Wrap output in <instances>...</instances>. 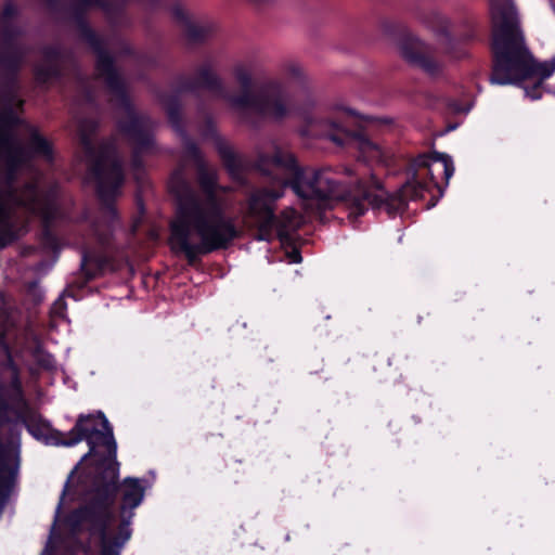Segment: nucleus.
<instances>
[{"mask_svg": "<svg viewBox=\"0 0 555 555\" xmlns=\"http://www.w3.org/2000/svg\"><path fill=\"white\" fill-rule=\"evenodd\" d=\"M73 2L86 12H88L90 8H99L105 12H109L113 9L111 0H73Z\"/></svg>", "mask_w": 555, "mask_h": 555, "instance_id": "nucleus-29", "label": "nucleus"}, {"mask_svg": "<svg viewBox=\"0 0 555 555\" xmlns=\"http://www.w3.org/2000/svg\"><path fill=\"white\" fill-rule=\"evenodd\" d=\"M233 73L236 81L240 83L242 88V92L240 94L255 95L256 92L251 91L253 78L250 73L242 65L235 66Z\"/></svg>", "mask_w": 555, "mask_h": 555, "instance_id": "nucleus-27", "label": "nucleus"}, {"mask_svg": "<svg viewBox=\"0 0 555 555\" xmlns=\"http://www.w3.org/2000/svg\"><path fill=\"white\" fill-rule=\"evenodd\" d=\"M116 493L117 486L101 487L94 494L85 496L82 503L65 518L73 534L87 531L91 537L99 538V555H120L127 543L112 535L109 531L115 519Z\"/></svg>", "mask_w": 555, "mask_h": 555, "instance_id": "nucleus-5", "label": "nucleus"}, {"mask_svg": "<svg viewBox=\"0 0 555 555\" xmlns=\"http://www.w3.org/2000/svg\"><path fill=\"white\" fill-rule=\"evenodd\" d=\"M0 154L4 160V165H11V167L20 168L24 166V163L10 146V137L3 138V142H0Z\"/></svg>", "mask_w": 555, "mask_h": 555, "instance_id": "nucleus-28", "label": "nucleus"}, {"mask_svg": "<svg viewBox=\"0 0 555 555\" xmlns=\"http://www.w3.org/2000/svg\"><path fill=\"white\" fill-rule=\"evenodd\" d=\"M53 552H54V550L52 548L50 555H53Z\"/></svg>", "mask_w": 555, "mask_h": 555, "instance_id": "nucleus-52", "label": "nucleus"}, {"mask_svg": "<svg viewBox=\"0 0 555 555\" xmlns=\"http://www.w3.org/2000/svg\"><path fill=\"white\" fill-rule=\"evenodd\" d=\"M94 68L98 77L104 80L107 90L114 95L118 106L125 111L126 116L117 121L119 133L124 134L153 128L154 122L152 118L147 115L139 114L134 109L127 85L117 68L116 60L112 52L96 57Z\"/></svg>", "mask_w": 555, "mask_h": 555, "instance_id": "nucleus-8", "label": "nucleus"}, {"mask_svg": "<svg viewBox=\"0 0 555 555\" xmlns=\"http://www.w3.org/2000/svg\"><path fill=\"white\" fill-rule=\"evenodd\" d=\"M398 46L401 56L410 65L421 68L430 76H436L441 72V65L429 53L428 46L409 29H401Z\"/></svg>", "mask_w": 555, "mask_h": 555, "instance_id": "nucleus-14", "label": "nucleus"}, {"mask_svg": "<svg viewBox=\"0 0 555 555\" xmlns=\"http://www.w3.org/2000/svg\"><path fill=\"white\" fill-rule=\"evenodd\" d=\"M10 387L20 397L23 396V385H22V379H21V372L11 374Z\"/></svg>", "mask_w": 555, "mask_h": 555, "instance_id": "nucleus-38", "label": "nucleus"}, {"mask_svg": "<svg viewBox=\"0 0 555 555\" xmlns=\"http://www.w3.org/2000/svg\"><path fill=\"white\" fill-rule=\"evenodd\" d=\"M437 202H438V198L433 197L430 205H428V208L434 207L437 204Z\"/></svg>", "mask_w": 555, "mask_h": 555, "instance_id": "nucleus-46", "label": "nucleus"}, {"mask_svg": "<svg viewBox=\"0 0 555 555\" xmlns=\"http://www.w3.org/2000/svg\"><path fill=\"white\" fill-rule=\"evenodd\" d=\"M22 422L34 438L46 444L73 447L85 440L89 447V451L72 470L64 485L56 506V516L63 508L65 496L72 490V478L82 462H85V466L79 476V482L85 488V496L94 494L101 487L116 486L118 478L117 442L113 426L102 411L78 415L74 427L65 436L62 431L53 428L41 415L25 416L22 417Z\"/></svg>", "mask_w": 555, "mask_h": 555, "instance_id": "nucleus-3", "label": "nucleus"}, {"mask_svg": "<svg viewBox=\"0 0 555 555\" xmlns=\"http://www.w3.org/2000/svg\"><path fill=\"white\" fill-rule=\"evenodd\" d=\"M492 34L490 41V82L499 86H522L524 81L538 77L542 82L555 72V62L540 63L526 46L525 36L516 9L492 0L490 3Z\"/></svg>", "mask_w": 555, "mask_h": 555, "instance_id": "nucleus-4", "label": "nucleus"}, {"mask_svg": "<svg viewBox=\"0 0 555 555\" xmlns=\"http://www.w3.org/2000/svg\"><path fill=\"white\" fill-rule=\"evenodd\" d=\"M172 13H173L175 18H176L178 22H180L184 27L186 26V23H188V22H192V21L189 18V16H188V14L185 13V11H184L182 8H180V7H176V8L173 9V12H172Z\"/></svg>", "mask_w": 555, "mask_h": 555, "instance_id": "nucleus-40", "label": "nucleus"}, {"mask_svg": "<svg viewBox=\"0 0 555 555\" xmlns=\"http://www.w3.org/2000/svg\"><path fill=\"white\" fill-rule=\"evenodd\" d=\"M88 124L90 132H94L98 128V124L95 121H89Z\"/></svg>", "mask_w": 555, "mask_h": 555, "instance_id": "nucleus-45", "label": "nucleus"}, {"mask_svg": "<svg viewBox=\"0 0 555 555\" xmlns=\"http://www.w3.org/2000/svg\"><path fill=\"white\" fill-rule=\"evenodd\" d=\"M246 120H248L251 125H255V121L251 119H248L247 117H244Z\"/></svg>", "mask_w": 555, "mask_h": 555, "instance_id": "nucleus-48", "label": "nucleus"}, {"mask_svg": "<svg viewBox=\"0 0 555 555\" xmlns=\"http://www.w3.org/2000/svg\"><path fill=\"white\" fill-rule=\"evenodd\" d=\"M21 36V29L15 25H0V59H16L18 64H23L26 50L17 39Z\"/></svg>", "mask_w": 555, "mask_h": 555, "instance_id": "nucleus-19", "label": "nucleus"}, {"mask_svg": "<svg viewBox=\"0 0 555 555\" xmlns=\"http://www.w3.org/2000/svg\"><path fill=\"white\" fill-rule=\"evenodd\" d=\"M112 262V257L104 253L83 249L80 263V271L85 279L83 285L101 276Z\"/></svg>", "mask_w": 555, "mask_h": 555, "instance_id": "nucleus-20", "label": "nucleus"}, {"mask_svg": "<svg viewBox=\"0 0 555 555\" xmlns=\"http://www.w3.org/2000/svg\"><path fill=\"white\" fill-rule=\"evenodd\" d=\"M57 302H61V305H64V301H62V299H59V300L55 302V305H56Z\"/></svg>", "mask_w": 555, "mask_h": 555, "instance_id": "nucleus-50", "label": "nucleus"}, {"mask_svg": "<svg viewBox=\"0 0 555 555\" xmlns=\"http://www.w3.org/2000/svg\"><path fill=\"white\" fill-rule=\"evenodd\" d=\"M10 146L12 150L17 154L18 158L26 165L28 162H30L33 155L30 154L29 149H26L16 139V137L11 138L10 137Z\"/></svg>", "mask_w": 555, "mask_h": 555, "instance_id": "nucleus-32", "label": "nucleus"}, {"mask_svg": "<svg viewBox=\"0 0 555 555\" xmlns=\"http://www.w3.org/2000/svg\"><path fill=\"white\" fill-rule=\"evenodd\" d=\"M29 151L31 155L41 156L48 162L54 158L52 144L36 130L30 134Z\"/></svg>", "mask_w": 555, "mask_h": 555, "instance_id": "nucleus-25", "label": "nucleus"}, {"mask_svg": "<svg viewBox=\"0 0 555 555\" xmlns=\"http://www.w3.org/2000/svg\"><path fill=\"white\" fill-rule=\"evenodd\" d=\"M69 533L73 535V541L64 545L65 554L76 555L77 551L80 550L83 545L81 541L77 538L79 533L73 534L70 530Z\"/></svg>", "mask_w": 555, "mask_h": 555, "instance_id": "nucleus-37", "label": "nucleus"}, {"mask_svg": "<svg viewBox=\"0 0 555 555\" xmlns=\"http://www.w3.org/2000/svg\"><path fill=\"white\" fill-rule=\"evenodd\" d=\"M550 63H555V56L552 59V61Z\"/></svg>", "mask_w": 555, "mask_h": 555, "instance_id": "nucleus-51", "label": "nucleus"}, {"mask_svg": "<svg viewBox=\"0 0 555 555\" xmlns=\"http://www.w3.org/2000/svg\"><path fill=\"white\" fill-rule=\"evenodd\" d=\"M80 141L89 159L88 172L94 182L95 193L103 209L117 216L116 201L126 181L125 169L113 141H103L96 149L89 133H81Z\"/></svg>", "mask_w": 555, "mask_h": 555, "instance_id": "nucleus-6", "label": "nucleus"}, {"mask_svg": "<svg viewBox=\"0 0 555 555\" xmlns=\"http://www.w3.org/2000/svg\"><path fill=\"white\" fill-rule=\"evenodd\" d=\"M415 15L435 33L443 54L452 60L469 57V47L480 40V27L474 20L463 21L461 28L454 35L451 31V20L442 13L436 10L429 12L417 10Z\"/></svg>", "mask_w": 555, "mask_h": 555, "instance_id": "nucleus-10", "label": "nucleus"}, {"mask_svg": "<svg viewBox=\"0 0 555 555\" xmlns=\"http://www.w3.org/2000/svg\"><path fill=\"white\" fill-rule=\"evenodd\" d=\"M23 64H18L16 59H0V101L3 105L17 104L23 107L24 101L18 99V76Z\"/></svg>", "mask_w": 555, "mask_h": 555, "instance_id": "nucleus-16", "label": "nucleus"}, {"mask_svg": "<svg viewBox=\"0 0 555 555\" xmlns=\"http://www.w3.org/2000/svg\"><path fill=\"white\" fill-rule=\"evenodd\" d=\"M117 466L120 467L119 462L116 460ZM117 493H121V501L119 505V522L112 535L117 539L128 542L132 535L131 524L135 515L134 509L141 505L145 495V487L142 480L135 477H126L120 481L119 477L116 481ZM117 498L115 499V501Z\"/></svg>", "mask_w": 555, "mask_h": 555, "instance_id": "nucleus-13", "label": "nucleus"}, {"mask_svg": "<svg viewBox=\"0 0 555 555\" xmlns=\"http://www.w3.org/2000/svg\"><path fill=\"white\" fill-rule=\"evenodd\" d=\"M328 139L339 146H349L357 151V162L369 168L385 166L387 157L380 146L371 141L362 128L349 129L341 122L332 121L327 132Z\"/></svg>", "mask_w": 555, "mask_h": 555, "instance_id": "nucleus-12", "label": "nucleus"}, {"mask_svg": "<svg viewBox=\"0 0 555 555\" xmlns=\"http://www.w3.org/2000/svg\"><path fill=\"white\" fill-rule=\"evenodd\" d=\"M255 168L263 176L270 177L273 168L291 171L287 180L278 179L274 186L259 188L247 198V217L254 222L257 232L255 240L271 242L274 232L281 244L293 245V232L298 229L297 211L285 209L280 216L275 214V203L283 197L285 189L293 192L305 202H313L319 208H331L334 203H343L348 210V218L356 220L367 209L385 210L389 217L402 214L409 201L423 199L426 193L434 189L442 196L443 190L435 176V167L441 168L446 185L454 175V164L448 154L433 152L420 154L409 160L408 179L395 193L384 190L382 181L375 173H370V180L359 178L351 166L337 167L336 173L354 181L343 182L330 170L322 168L307 175L298 165L296 156L279 146L272 154L260 153L255 160Z\"/></svg>", "mask_w": 555, "mask_h": 555, "instance_id": "nucleus-1", "label": "nucleus"}, {"mask_svg": "<svg viewBox=\"0 0 555 555\" xmlns=\"http://www.w3.org/2000/svg\"><path fill=\"white\" fill-rule=\"evenodd\" d=\"M201 90H207L219 96H225L222 79L211 65L207 63L197 66L193 77H188L184 74L177 75L172 92L160 91L158 93V101L164 107L168 121L175 131L179 133L184 132L180 95L182 93H191L197 96Z\"/></svg>", "mask_w": 555, "mask_h": 555, "instance_id": "nucleus-7", "label": "nucleus"}, {"mask_svg": "<svg viewBox=\"0 0 555 555\" xmlns=\"http://www.w3.org/2000/svg\"><path fill=\"white\" fill-rule=\"evenodd\" d=\"M198 185L201 193L186 185L177 194L175 217L169 223L170 249L183 254L190 266H195L201 256L228 249L241 236L218 194L216 173L199 167Z\"/></svg>", "mask_w": 555, "mask_h": 555, "instance_id": "nucleus-2", "label": "nucleus"}, {"mask_svg": "<svg viewBox=\"0 0 555 555\" xmlns=\"http://www.w3.org/2000/svg\"><path fill=\"white\" fill-rule=\"evenodd\" d=\"M20 167H11V165H5L4 179L8 184H12L17 176Z\"/></svg>", "mask_w": 555, "mask_h": 555, "instance_id": "nucleus-39", "label": "nucleus"}, {"mask_svg": "<svg viewBox=\"0 0 555 555\" xmlns=\"http://www.w3.org/2000/svg\"><path fill=\"white\" fill-rule=\"evenodd\" d=\"M35 363L44 371H53L56 366V361L53 354L48 352L43 346L38 343L30 352Z\"/></svg>", "mask_w": 555, "mask_h": 555, "instance_id": "nucleus-26", "label": "nucleus"}, {"mask_svg": "<svg viewBox=\"0 0 555 555\" xmlns=\"http://www.w3.org/2000/svg\"><path fill=\"white\" fill-rule=\"evenodd\" d=\"M524 90L526 96L530 98L533 101L540 100L544 91V82L538 79L532 85L525 86Z\"/></svg>", "mask_w": 555, "mask_h": 555, "instance_id": "nucleus-33", "label": "nucleus"}, {"mask_svg": "<svg viewBox=\"0 0 555 555\" xmlns=\"http://www.w3.org/2000/svg\"><path fill=\"white\" fill-rule=\"evenodd\" d=\"M214 30V26L210 24L198 25L188 22L184 27V37L190 44H203L211 37Z\"/></svg>", "mask_w": 555, "mask_h": 555, "instance_id": "nucleus-23", "label": "nucleus"}, {"mask_svg": "<svg viewBox=\"0 0 555 555\" xmlns=\"http://www.w3.org/2000/svg\"><path fill=\"white\" fill-rule=\"evenodd\" d=\"M41 62L34 67V78L39 86H47L63 77L64 50L57 44L40 48Z\"/></svg>", "mask_w": 555, "mask_h": 555, "instance_id": "nucleus-15", "label": "nucleus"}, {"mask_svg": "<svg viewBox=\"0 0 555 555\" xmlns=\"http://www.w3.org/2000/svg\"><path fill=\"white\" fill-rule=\"evenodd\" d=\"M7 347H9V344L7 343V339H5V333L4 331L0 330V349H5Z\"/></svg>", "mask_w": 555, "mask_h": 555, "instance_id": "nucleus-42", "label": "nucleus"}, {"mask_svg": "<svg viewBox=\"0 0 555 555\" xmlns=\"http://www.w3.org/2000/svg\"><path fill=\"white\" fill-rule=\"evenodd\" d=\"M23 120L16 114L14 106L3 105L2 112L0 113V142H3V138H14L13 130L21 126Z\"/></svg>", "mask_w": 555, "mask_h": 555, "instance_id": "nucleus-22", "label": "nucleus"}, {"mask_svg": "<svg viewBox=\"0 0 555 555\" xmlns=\"http://www.w3.org/2000/svg\"><path fill=\"white\" fill-rule=\"evenodd\" d=\"M184 154L185 156L197 164L199 167H203V155L198 147V145L192 140H188L184 143Z\"/></svg>", "mask_w": 555, "mask_h": 555, "instance_id": "nucleus-31", "label": "nucleus"}, {"mask_svg": "<svg viewBox=\"0 0 555 555\" xmlns=\"http://www.w3.org/2000/svg\"><path fill=\"white\" fill-rule=\"evenodd\" d=\"M57 302H61V305H64V301H62V299H59V300L55 302V305H56Z\"/></svg>", "mask_w": 555, "mask_h": 555, "instance_id": "nucleus-49", "label": "nucleus"}, {"mask_svg": "<svg viewBox=\"0 0 555 555\" xmlns=\"http://www.w3.org/2000/svg\"><path fill=\"white\" fill-rule=\"evenodd\" d=\"M3 351L5 353V359L1 363L2 369L7 370V371H10L11 374L21 372L18 365L16 364V362H15L13 356H12V351H11L10 346L7 347L5 349H3Z\"/></svg>", "mask_w": 555, "mask_h": 555, "instance_id": "nucleus-35", "label": "nucleus"}, {"mask_svg": "<svg viewBox=\"0 0 555 555\" xmlns=\"http://www.w3.org/2000/svg\"><path fill=\"white\" fill-rule=\"evenodd\" d=\"M217 152L221 158L224 168L232 177H237L242 173L243 165L236 153L224 141L219 139L216 142Z\"/></svg>", "mask_w": 555, "mask_h": 555, "instance_id": "nucleus-21", "label": "nucleus"}, {"mask_svg": "<svg viewBox=\"0 0 555 555\" xmlns=\"http://www.w3.org/2000/svg\"><path fill=\"white\" fill-rule=\"evenodd\" d=\"M229 100L235 108L244 113L250 111L261 119L280 121L289 113L287 93L276 81L264 83L255 95L237 94Z\"/></svg>", "mask_w": 555, "mask_h": 555, "instance_id": "nucleus-11", "label": "nucleus"}, {"mask_svg": "<svg viewBox=\"0 0 555 555\" xmlns=\"http://www.w3.org/2000/svg\"><path fill=\"white\" fill-rule=\"evenodd\" d=\"M248 1L258 8L264 7L271 2V0H248Z\"/></svg>", "mask_w": 555, "mask_h": 555, "instance_id": "nucleus-43", "label": "nucleus"}, {"mask_svg": "<svg viewBox=\"0 0 555 555\" xmlns=\"http://www.w3.org/2000/svg\"><path fill=\"white\" fill-rule=\"evenodd\" d=\"M347 113H348L349 115H356V113H354L352 109H350V108H349V109H347Z\"/></svg>", "mask_w": 555, "mask_h": 555, "instance_id": "nucleus-47", "label": "nucleus"}, {"mask_svg": "<svg viewBox=\"0 0 555 555\" xmlns=\"http://www.w3.org/2000/svg\"><path fill=\"white\" fill-rule=\"evenodd\" d=\"M67 11L70 15L72 21L74 22L79 38L85 41L92 52L95 54V59L100 57L102 54H106L111 52L101 36L96 34V31L90 26L87 21V12L81 8L77 7L73 1L67 7Z\"/></svg>", "mask_w": 555, "mask_h": 555, "instance_id": "nucleus-17", "label": "nucleus"}, {"mask_svg": "<svg viewBox=\"0 0 555 555\" xmlns=\"http://www.w3.org/2000/svg\"><path fill=\"white\" fill-rule=\"evenodd\" d=\"M94 68L98 77L104 80L107 90L114 95L118 106L125 111L126 116L117 121L119 133L124 134L153 128L154 122L152 118L147 115L139 114L134 109L127 85L117 68L116 60L112 52L96 57Z\"/></svg>", "mask_w": 555, "mask_h": 555, "instance_id": "nucleus-9", "label": "nucleus"}, {"mask_svg": "<svg viewBox=\"0 0 555 555\" xmlns=\"http://www.w3.org/2000/svg\"><path fill=\"white\" fill-rule=\"evenodd\" d=\"M289 258H291V261L292 262H295V263H299L302 259L301 257V254L298 249H294L291 254H289Z\"/></svg>", "mask_w": 555, "mask_h": 555, "instance_id": "nucleus-41", "label": "nucleus"}, {"mask_svg": "<svg viewBox=\"0 0 555 555\" xmlns=\"http://www.w3.org/2000/svg\"><path fill=\"white\" fill-rule=\"evenodd\" d=\"M42 227H51L55 219V210L52 205L47 204L41 209Z\"/></svg>", "mask_w": 555, "mask_h": 555, "instance_id": "nucleus-36", "label": "nucleus"}, {"mask_svg": "<svg viewBox=\"0 0 555 555\" xmlns=\"http://www.w3.org/2000/svg\"><path fill=\"white\" fill-rule=\"evenodd\" d=\"M16 240L11 215L5 205L0 204V248H4Z\"/></svg>", "mask_w": 555, "mask_h": 555, "instance_id": "nucleus-24", "label": "nucleus"}, {"mask_svg": "<svg viewBox=\"0 0 555 555\" xmlns=\"http://www.w3.org/2000/svg\"><path fill=\"white\" fill-rule=\"evenodd\" d=\"M121 135L132 146L130 159L131 168L138 173L143 172L145 168L143 155L152 153L155 147L153 128L124 133Z\"/></svg>", "mask_w": 555, "mask_h": 555, "instance_id": "nucleus-18", "label": "nucleus"}, {"mask_svg": "<svg viewBox=\"0 0 555 555\" xmlns=\"http://www.w3.org/2000/svg\"><path fill=\"white\" fill-rule=\"evenodd\" d=\"M17 14V10L15 5L11 2L4 4L1 16H0V25H13L11 20L14 18Z\"/></svg>", "mask_w": 555, "mask_h": 555, "instance_id": "nucleus-34", "label": "nucleus"}, {"mask_svg": "<svg viewBox=\"0 0 555 555\" xmlns=\"http://www.w3.org/2000/svg\"><path fill=\"white\" fill-rule=\"evenodd\" d=\"M51 8H56L61 0H46Z\"/></svg>", "mask_w": 555, "mask_h": 555, "instance_id": "nucleus-44", "label": "nucleus"}, {"mask_svg": "<svg viewBox=\"0 0 555 555\" xmlns=\"http://www.w3.org/2000/svg\"><path fill=\"white\" fill-rule=\"evenodd\" d=\"M40 238L46 248L53 251L59 248V238L51 227H42Z\"/></svg>", "mask_w": 555, "mask_h": 555, "instance_id": "nucleus-30", "label": "nucleus"}]
</instances>
